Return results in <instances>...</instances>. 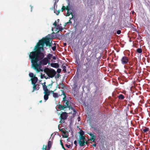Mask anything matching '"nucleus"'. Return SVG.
<instances>
[{"instance_id":"5","label":"nucleus","mask_w":150,"mask_h":150,"mask_svg":"<svg viewBox=\"0 0 150 150\" xmlns=\"http://www.w3.org/2000/svg\"><path fill=\"white\" fill-rule=\"evenodd\" d=\"M67 113L66 112H63L61 114L60 117V122L61 123H64V120L67 119Z\"/></svg>"},{"instance_id":"50","label":"nucleus","mask_w":150,"mask_h":150,"mask_svg":"<svg viewBox=\"0 0 150 150\" xmlns=\"http://www.w3.org/2000/svg\"><path fill=\"white\" fill-rule=\"evenodd\" d=\"M44 77V75H41V78L43 79Z\"/></svg>"},{"instance_id":"51","label":"nucleus","mask_w":150,"mask_h":150,"mask_svg":"<svg viewBox=\"0 0 150 150\" xmlns=\"http://www.w3.org/2000/svg\"><path fill=\"white\" fill-rule=\"evenodd\" d=\"M31 7V11H32L33 6H32L31 5L30 6Z\"/></svg>"},{"instance_id":"3","label":"nucleus","mask_w":150,"mask_h":150,"mask_svg":"<svg viewBox=\"0 0 150 150\" xmlns=\"http://www.w3.org/2000/svg\"><path fill=\"white\" fill-rule=\"evenodd\" d=\"M62 93V94L64 96V97L63 98V100L62 101L63 105H64L67 108H68L70 109L71 108V103L70 101L67 99L65 93L63 90H60Z\"/></svg>"},{"instance_id":"2","label":"nucleus","mask_w":150,"mask_h":150,"mask_svg":"<svg viewBox=\"0 0 150 150\" xmlns=\"http://www.w3.org/2000/svg\"><path fill=\"white\" fill-rule=\"evenodd\" d=\"M84 71L86 73L85 78L87 79L88 82L91 83L98 78V71L97 68L88 66L86 67Z\"/></svg>"},{"instance_id":"49","label":"nucleus","mask_w":150,"mask_h":150,"mask_svg":"<svg viewBox=\"0 0 150 150\" xmlns=\"http://www.w3.org/2000/svg\"><path fill=\"white\" fill-rule=\"evenodd\" d=\"M57 88H58L59 89L61 87L60 86H59L58 85H57Z\"/></svg>"},{"instance_id":"17","label":"nucleus","mask_w":150,"mask_h":150,"mask_svg":"<svg viewBox=\"0 0 150 150\" xmlns=\"http://www.w3.org/2000/svg\"><path fill=\"white\" fill-rule=\"evenodd\" d=\"M96 137V136H93L91 137L88 140V141L91 140V141H93V142H95V137Z\"/></svg>"},{"instance_id":"13","label":"nucleus","mask_w":150,"mask_h":150,"mask_svg":"<svg viewBox=\"0 0 150 150\" xmlns=\"http://www.w3.org/2000/svg\"><path fill=\"white\" fill-rule=\"evenodd\" d=\"M78 141L80 146H83L85 145V141L79 140Z\"/></svg>"},{"instance_id":"33","label":"nucleus","mask_w":150,"mask_h":150,"mask_svg":"<svg viewBox=\"0 0 150 150\" xmlns=\"http://www.w3.org/2000/svg\"><path fill=\"white\" fill-rule=\"evenodd\" d=\"M47 146H45L44 145L43 146L42 149V150H46Z\"/></svg>"},{"instance_id":"22","label":"nucleus","mask_w":150,"mask_h":150,"mask_svg":"<svg viewBox=\"0 0 150 150\" xmlns=\"http://www.w3.org/2000/svg\"><path fill=\"white\" fill-rule=\"evenodd\" d=\"M53 92V96L55 98H57L58 97V94L57 93H54L53 91H52Z\"/></svg>"},{"instance_id":"42","label":"nucleus","mask_w":150,"mask_h":150,"mask_svg":"<svg viewBox=\"0 0 150 150\" xmlns=\"http://www.w3.org/2000/svg\"><path fill=\"white\" fill-rule=\"evenodd\" d=\"M45 84H46V82H44V83H42V87L44 86H46Z\"/></svg>"},{"instance_id":"27","label":"nucleus","mask_w":150,"mask_h":150,"mask_svg":"<svg viewBox=\"0 0 150 150\" xmlns=\"http://www.w3.org/2000/svg\"><path fill=\"white\" fill-rule=\"evenodd\" d=\"M137 51L138 53H141L142 52V49L141 48H138L137 50Z\"/></svg>"},{"instance_id":"32","label":"nucleus","mask_w":150,"mask_h":150,"mask_svg":"<svg viewBox=\"0 0 150 150\" xmlns=\"http://www.w3.org/2000/svg\"><path fill=\"white\" fill-rule=\"evenodd\" d=\"M66 8L65 6H63L61 8L62 11L63 12L64 11L66 10Z\"/></svg>"},{"instance_id":"12","label":"nucleus","mask_w":150,"mask_h":150,"mask_svg":"<svg viewBox=\"0 0 150 150\" xmlns=\"http://www.w3.org/2000/svg\"><path fill=\"white\" fill-rule=\"evenodd\" d=\"M67 108L66 106L63 105H62L61 104H59L58 106H57V108L58 109L60 110H64V109Z\"/></svg>"},{"instance_id":"35","label":"nucleus","mask_w":150,"mask_h":150,"mask_svg":"<svg viewBox=\"0 0 150 150\" xmlns=\"http://www.w3.org/2000/svg\"><path fill=\"white\" fill-rule=\"evenodd\" d=\"M61 69H58L57 70V72L58 73H59L61 72Z\"/></svg>"},{"instance_id":"20","label":"nucleus","mask_w":150,"mask_h":150,"mask_svg":"<svg viewBox=\"0 0 150 150\" xmlns=\"http://www.w3.org/2000/svg\"><path fill=\"white\" fill-rule=\"evenodd\" d=\"M43 89L44 90V92H50L49 90H48L47 88V86L46 85L45 86H43Z\"/></svg>"},{"instance_id":"1","label":"nucleus","mask_w":150,"mask_h":150,"mask_svg":"<svg viewBox=\"0 0 150 150\" xmlns=\"http://www.w3.org/2000/svg\"><path fill=\"white\" fill-rule=\"evenodd\" d=\"M50 42V38H43L37 43L34 48V51L30 53L29 57L31 59L32 67L37 72L40 71V69L39 68V66L41 65H46L47 63L49 65L50 64V60L48 58L45 57L43 59L44 55V53L41 52V50L42 51L44 50V46L45 44L46 46H49L50 47L52 46V43Z\"/></svg>"},{"instance_id":"4","label":"nucleus","mask_w":150,"mask_h":150,"mask_svg":"<svg viewBox=\"0 0 150 150\" xmlns=\"http://www.w3.org/2000/svg\"><path fill=\"white\" fill-rule=\"evenodd\" d=\"M44 71L48 76L50 78H53L56 73V71L52 69H49L48 68H46L45 69Z\"/></svg>"},{"instance_id":"14","label":"nucleus","mask_w":150,"mask_h":150,"mask_svg":"<svg viewBox=\"0 0 150 150\" xmlns=\"http://www.w3.org/2000/svg\"><path fill=\"white\" fill-rule=\"evenodd\" d=\"M51 66L53 67L56 68L59 67V65L57 63H52L51 64Z\"/></svg>"},{"instance_id":"10","label":"nucleus","mask_w":150,"mask_h":150,"mask_svg":"<svg viewBox=\"0 0 150 150\" xmlns=\"http://www.w3.org/2000/svg\"><path fill=\"white\" fill-rule=\"evenodd\" d=\"M30 80L32 81V84L36 83L38 81V78L35 76H34L33 78H31Z\"/></svg>"},{"instance_id":"9","label":"nucleus","mask_w":150,"mask_h":150,"mask_svg":"<svg viewBox=\"0 0 150 150\" xmlns=\"http://www.w3.org/2000/svg\"><path fill=\"white\" fill-rule=\"evenodd\" d=\"M44 99L46 101L49 98V96L50 94V92H44Z\"/></svg>"},{"instance_id":"7","label":"nucleus","mask_w":150,"mask_h":150,"mask_svg":"<svg viewBox=\"0 0 150 150\" xmlns=\"http://www.w3.org/2000/svg\"><path fill=\"white\" fill-rule=\"evenodd\" d=\"M86 59L87 60V62L84 64V65L86 66V67H88V66L91 67L92 63L91 62V57H87L86 58Z\"/></svg>"},{"instance_id":"8","label":"nucleus","mask_w":150,"mask_h":150,"mask_svg":"<svg viewBox=\"0 0 150 150\" xmlns=\"http://www.w3.org/2000/svg\"><path fill=\"white\" fill-rule=\"evenodd\" d=\"M121 61L122 64H126L128 62V57L124 56L122 58Z\"/></svg>"},{"instance_id":"45","label":"nucleus","mask_w":150,"mask_h":150,"mask_svg":"<svg viewBox=\"0 0 150 150\" xmlns=\"http://www.w3.org/2000/svg\"><path fill=\"white\" fill-rule=\"evenodd\" d=\"M44 78H45L46 79H48V77L46 76H45L44 74Z\"/></svg>"},{"instance_id":"15","label":"nucleus","mask_w":150,"mask_h":150,"mask_svg":"<svg viewBox=\"0 0 150 150\" xmlns=\"http://www.w3.org/2000/svg\"><path fill=\"white\" fill-rule=\"evenodd\" d=\"M60 131H61V132L64 134V136L63 135V137L67 138L68 137V135L66 134V132L64 131L62 129H60Z\"/></svg>"},{"instance_id":"38","label":"nucleus","mask_w":150,"mask_h":150,"mask_svg":"<svg viewBox=\"0 0 150 150\" xmlns=\"http://www.w3.org/2000/svg\"><path fill=\"white\" fill-rule=\"evenodd\" d=\"M53 25H54L55 26H56L57 25V22L56 21H55L54 23H53Z\"/></svg>"},{"instance_id":"23","label":"nucleus","mask_w":150,"mask_h":150,"mask_svg":"<svg viewBox=\"0 0 150 150\" xmlns=\"http://www.w3.org/2000/svg\"><path fill=\"white\" fill-rule=\"evenodd\" d=\"M57 29H59V30L57 32H59L60 31H62L63 29V28L62 26H60L59 25H58L57 28Z\"/></svg>"},{"instance_id":"41","label":"nucleus","mask_w":150,"mask_h":150,"mask_svg":"<svg viewBox=\"0 0 150 150\" xmlns=\"http://www.w3.org/2000/svg\"><path fill=\"white\" fill-rule=\"evenodd\" d=\"M74 144L76 146L77 145V142L76 140H75L74 142Z\"/></svg>"},{"instance_id":"16","label":"nucleus","mask_w":150,"mask_h":150,"mask_svg":"<svg viewBox=\"0 0 150 150\" xmlns=\"http://www.w3.org/2000/svg\"><path fill=\"white\" fill-rule=\"evenodd\" d=\"M53 55L52 54L49 53L47 55V58H48V59L50 60L52 57Z\"/></svg>"},{"instance_id":"48","label":"nucleus","mask_w":150,"mask_h":150,"mask_svg":"<svg viewBox=\"0 0 150 150\" xmlns=\"http://www.w3.org/2000/svg\"><path fill=\"white\" fill-rule=\"evenodd\" d=\"M92 146H94L95 147H96V143H95V144H93V145H92Z\"/></svg>"},{"instance_id":"52","label":"nucleus","mask_w":150,"mask_h":150,"mask_svg":"<svg viewBox=\"0 0 150 150\" xmlns=\"http://www.w3.org/2000/svg\"><path fill=\"white\" fill-rule=\"evenodd\" d=\"M64 46H65L67 44L66 43H64Z\"/></svg>"},{"instance_id":"39","label":"nucleus","mask_w":150,"mask_h":150,"mask_svg":"<svg viewBox=\"0 0 150 150\" xmlns=\"http://www.w3.org/2000/svg\"><path fill=\"white\" fill-rule=\"evenodd\" d=\"M65 146L67 147L68 148H70V147L71 146V145H68L67 144H66Z\"/></svg>"},{"instance_id":"47","label":"nucleus","mask_w":150,"mask_h":150,"mask_svg":"<svg viewBox=\"0 0 150 150\" xmlns=\"http://www.w3.org/2000/svg\"><path fill=\"white\" fill-rule=\"evenodd\" d=\"M85 144H86L88 145V142L87 141H86V142H85Z\"/></svg>"},{"instance_id":"44","label":"nucleus","mask_w":150,"mask_h":150,"mask_svg":"<svg viewBox=\"0 0 150 150\" xmlns=\"http://www.w3.org/2000/svg\"><path fill=\"white\" fill-rule=\"evenodd\" d=\"M56 5V2H55L54 3V9H55V6Z\"/></svg>"},{"instance_id":"26","label":"nucleus","mask_w":150,"mask_h":150,"mask_svg":"<svg viewBox=\"0 0 150 150\" xmlns=\"http://www.w3.org/2000/svg\"><path fill=\"white\" fill-rule=\"evenodd\" d=\"M70 14L73 15V13L71 12H69V11H67V16H69Z\"/></svg>"},{"instance_id":"46","label":"nucleus","mask_w":150,"mask_h":150,"mask_svg":"<svg viewBox=\"0 0 150 150\" xmlns=\"http://www.w3.org/2000/svg\"><path fill=\"white\" fill-rule=\"evenodd\" d=\"M52 57V59H54V60L56 59V57L53 56V57Z\"/></svg>"},{"instance_id":"28","label":"nucleus","mask_w":150,"mask_h":150,"mask_svg":"<svg viewBox=\"0 0 150 150\" xmlns=\"http://www.w3.org/2000/svg\"><path fill=\"white\" fill-rule=\"evenodd\" d=\"M60 144L62 146V148L63 149H64V150H65V149L64 146L62 142V141L61 140H60Z\"/></svg>"},{"instance_id":"18","label":"nucleus","mask_w":150,"mask_h":150,"mask_svg":"<svg viewBox=\"0 0 150 150\" xmlns=\"http://www.w3.org/2000/svg\"><path fill=\"white\" fill-rule=\"evenodd\" d=\"M118 98L120 100H123L124 98L125 97L122 94H120L118 96Z\"/></svg>"},{"instance_id":"29","label":"nucleus","mask_w":150,"mask_h":150,"mask_svg":"<svg viewBox=\"0 0 150 150\" xmlns=\"http://www.w3.org/2000/svg\"><path fill=\"white\" fill-rule=\"evenodd\" d=\"M149 128L147 127H145V129L143 130V132L144 133L146 132L149 130Z\"/></svg>"},{"instance_id":"37","label":"nucleus","mask_w":150,"mask_h":150,"mask_svg":"<svg viewBox=\"0 0 150 150\" xmlns=\"http://www.w3.org/2000/svg\"><path fill=\"white\" fill-rule=\"evenodd\" d=\"M88 134L91 137L93 136H95L93 134L91 133H88Z\"/></svg>"},{"instance_id":"21","label":"nucleus","mask_w":150,"mask_h":150,"mask_svg":"<svg viewBox=\"0 0 150 150\" xmlns=\"http://www.w3.org/2000/svg\"><path fill=\"white\" fill-rule=\"evenodd\" d=\"M59 85H60V87L62 89H64V88H65V86L64 84L62 83V82H61L59 83Z\"/></svg>"},{"instance_id":"55","label":"nucleus","mask_w":150,"mask_h":150,"mask_svg":"<svg viewBox=\"0 0 150 150\" xmlns=\"http://www.w3.org/2000/svg\"><path fill=\"white\" fill-rule=\"evenodd\" d=\"M90 143H92V142H90Z\"/></svg>"},{"instance_id":"19","label":"nucleus","mask_w":150,"mask_h":150,"mask_svg":"<svg viewBox=\"0 0 150 150\" xmlns=\"http://www.w3.org/2000/svg\"><path fill=\"white\" fill-rule=\"evenodd\" d=\"M62 67L63 69V71L65 73L66 72V67L64 64H62Z\"/></svg>"},{"instance_id":"6","label":"nucleus","mask_w":150,"mask_h":150,"mask_svg":"<svg viewBox=\"0 0 150 150\" xmlns=\"http://www.w3.org/2000/svg\"><path fill=\"white\" fill-rule=\"evenodd\" d=\"M79 133V140L85 141L84 140L86 138L84 136L85 134L84 132L81 129Z\"/></svg>"},{"instance_id":"31","label":"nucleus","mask_w":150,"mask_h":150,"mask_svg":"<svg viewBox=\"0 0 150 150\" xmlns=\"http://www.w3.org/2000/svg\"><path fill=\"white\" fill-rule=\"evenodd\" d=\"M60 11L58 10V11L54 10V12L57 15H58Z\"/></svg>"},{"instance_id":"11","label":"nucleus","mask_w":150,"mask_h":150,"mask_svg":"<svg viewBox=\"0 0 150 150\" xmlns=\"http://www.w3.org/2000/svg\"><path fill=\"white\" fill-rule=\"evenodd\" d=\"M33 85V90L32 91V92H33L35 90H38L39 89V87L38 86L37 87V86L38 85V86H39V85L38 84H36V83L35 84H32Z\"/></svg>"},{"instance_id":"24","label":"nucleus","mask_w":150,"mask_h":150,"mask_svg":"<svg viewBox=\"0 0 150 150\" xmlns=\"http://www.w3.org/2000/svg\"><path fill=\"white\" fill-rule=\"evenodd\" d=\"M51 146V142L50 141H49L48 143V148L47 150L50 149Z\"/></svg>"},{"instance_id":"36","label":"nucleus","mask_w":150,"mask_h":150,"mask_svg":"<svg viewBox=\"0 0 150 150\" xmlns=\"http://www.w3.org/2000/svg\"><path fill=\"white\" fill-rule=\"evenodd\" d=\"M121 33V31L120 30H119L117 31V33L118 34H120Z\"/></svg>"},{"instance_id":"25","label":"nucleus","mask_w":150,"mask_h":150,"mask_svg":"<svg viewBox=\"0 0 150 150\" xmlns=\"http://www.w3.org/2000/svg\"><path fill=\"white\" fill-rule=\"evenodd\" d=\"M29 76L31 78H33L34 76H35V75H34V74L32 73H30L29 74Z\"/></svg>"},{"instance_id":"43","label":"nucleus","mask_w":150,"mask_h":150,"mask_svg":"<svg viewBox=\"0 0 150 150\" xmlns=\"http://www.w3.org/2000/svg\"><path fill=\"white\" fill-rule=\"evenodd\" d=\"M82 31V29H81V30H80V32L79 33H78V35H79L80 34H81V32Z\"/></svg>"},{"instance_id":"40","label":"nucleus","mask_w":150,"mask_h":150,"mask_svg":"<svg viewBox=\"0 0 150 150\" xmlns=\"http://www.w3.org/2000/svg\"><path fill=\"white\" fill-rule=\"evenodd\" d=\"M119 129L122 130V131H123L124 129V127L122 126L120 127Z\"/></svg>"},{"instance_id":"54","label":"nucleus","mask_w":150,"mask_h":150,"mask_svg":"<svg viewBox=\"0 0 150 150\" xmlns=\"http://www.w3.org/2000/svg\"><path fill=\"white\" fill-rule=\"evenodd\" d=\"M57 20H58V21H59V19H58Z\"/></svg>"},{"instance_id":"34","label":"nucleus","mask_w":150,"mask_h":150,"mask_svg":"<svg viewBox=\"0 0 150 150\" xmlns=\"http://www.w3.org/2000/svg\"><path fill=\"white\" fill-rule=\"evenodd\" d=\"M56 46H54L52 47V49L53 51H55L56 50Z\"/></svg>"},{"instance_id":"53","label":"nucleus","mask_w":150,"mask_h":150,"mask_svg":"<svg viewBox=\"0 0 150 150\" xmlns=\"http://www.w3.org/2000/svg\"><path fill=\"white\" fill-rule=\"evenodd\" d=\"M39 102L40 103H41L42 102V100H40V101H39Z\"/></svg>"},{"instance_id":"30","label":"nucleus","mask_w":150,"mask_h":150,"mask_svg":"<svg viewBox=\"0 0 150 150\" xmlns=\"http://www.w3.org/2000/svg\"><path fill=\"white\" fill-rule=\"evenodd\" d=\"M66 10H67V11H68L70 10V7L69 5H67L66 7Z\"/></svg>"}]
</instances>
